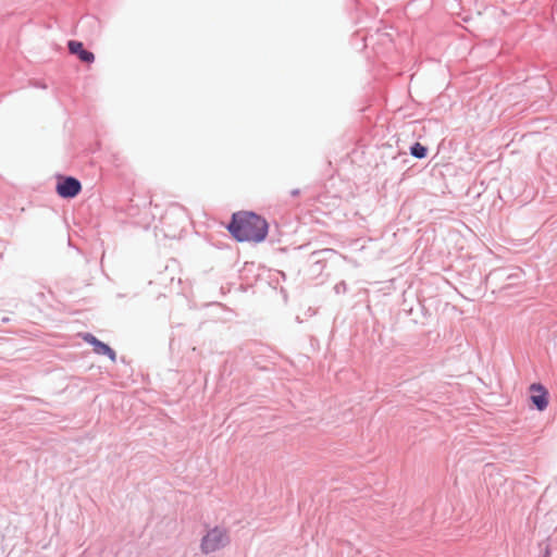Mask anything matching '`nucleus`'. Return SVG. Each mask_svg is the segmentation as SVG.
Masks as SVG:
<instances>
[{
  "mask_svg": "<svg viewBox=\"0 0 557 557\" xmlns=\"http://www.w3.org/2000/svg\"><path fill=\"white\" fill-rule=\"evenodd\" d=\"M84 341L94 346V351L96 354H98V355H106L113 362L116 360L115 351L110 346H108L107 344H104V343L100 342L99 339H97L94 335L86 334L84 336Z\"/></svg>",
  "mask_w": 557,
  "mask_h": 557,
  "instance_id": "39448f33",
  "label": "nucleus"
},
{
  "mask_svg": "<svg viewBox=\"0 0 557 557\" xmlns=\"http://www.w3.org/2000/svg\"><path fill=\"white\" fill-rule=\"evenodd\" d=\"M55 190L58 195L62 198H74L82 190V184L78 180L72 176L58 177Z\"/></svg>",
  "mask_w": 557,
  "mask_h": 557,
  "instance_id": "7ed1b4c3",
  "label": "nucleus"
},
{
  "mask_svg": "<svg viewBox=\"0 0 557 557\" xmlns=\"http://www.w3.org/2000/svg\"><path fill=\"white\" fill-rule=\"evenodd\" d=\"M67 48L72 54L77 55L78 59L84 63H92L95 61V54L85 50L81 41L70 40Z\"/></svg>",
  "mask_w": 557,
  "mask_h": 557,
  "instance_id": "423d86ee",
  "label": "nucleus"
},
{
  "mask_svg": "<svg viewBox=\"0 0 557 557\" xmlns=\"http://www.w3.org/2000/svg\"><path fill=\"white\" fill-rule=\"evenodd\" d=\"M531 393V401L537 408V410L543 411L548 406V392L547 389L540 383H533L530 386Z\"/></svg>",
  "mask_w": 557,
  "mask_h": 557,
  "instance_id": "20e7f679",
  "label": "nucleus"
},
{
  "mask_svg": "<svg viewBox=\"0 0 557 557\" xmlns=\"http://www.w3.org/2000/svg\"><path fill=\"white\" fill-rule=\"evenodd\" d=\"M232 236L238 242H262L268 235V223L252 212H237L227 226Z\"/></svg>",
  "mask_w": 557,
  "mask_h": 557,
  "instance_id": "f257e3e1",
  "label": "nucleus"
},
{
  "mask_svg": "<svg viewBox=\"0 0 557 557\" xmlns=\"http://www.w3.org/2000/svg\"><path fill=\"white\" fill-rule=\"evenodd\" d=\"M227 543V535L225 530L214 528L210 530L202 539L201 549L203 553H212L223 547Z\"/></svg>",
  "mask_w": 557,
  "mask_h": 557,
  "instance_id": "f03ea898",
  "label": "nucleus"
},
{
  "mask_svg": "<svg viewBox=\"0 0 557 557\" xmlns=\"http://www.w3.org/2000/svg\"><path fill=\"white\" fill-rule=\"evenodd\" d=\"M411 154L417 158H424L426 156V148L417 143L411 148Z\"/></svg>",
  "mask_w": 557,
  "mask_h": 557,
  "instance_id": "0eeeda50",
  "label": "nucleus"
}]
</instances>
